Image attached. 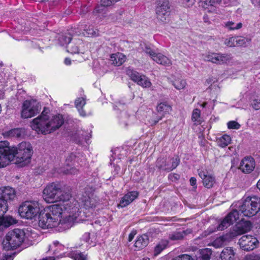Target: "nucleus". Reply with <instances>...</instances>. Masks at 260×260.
Listing matches in <instances>:
<instances>
[{"instance_id":"obj_1","label":"nucleus","mask_w":260,"mask_h":260,"mask_svg":"<svg viewBox=\"0 0 260 260\" xmlns=\"http://www.w3.org/2000/svg\"><path fill=\"white\" fill-rule=\"evenodd\" d=\"M63 210L61 204H54L40 209L38 215L39 226L43 229L56 227L59 232L69 229L73 225L74 219L70 215L61 219Z\"/></svg>"},{"instance_id":"obj_2","label":"nucleus","mask_w":260,"mask_h":260,"mask_svg":"<svg viewBox=\"0 0 260 260\" xmlns=\"http://www.w3.org/2000/svg\"><path fill=\"white\" fill-rule=\"evenodd\" d=\"M49 113V109L45 107L41 115L32 120V129L46 135L53 132L63 124L64 119L62 115H55L49 119L48 115Z\"/></svg>"},{"instance_id":"obj_3","label":"nucleus","mask_w":260,"mask_h":260,"mask_svg":"<svg viewBox=\"0 0 260 260\" xmlns=\"http://www.w3.org/2000/svg\"><path fill=\"white\" fill-rule=\"evenodd\" d=\"M43 196L48 202H59L58 204H61L64 210L70 211L73 209L69 190H63L59 183L53 182L48 185L43 190Z\"/></svg>"},{"instance_id":"obj_4","label":"nucleus","mask_w":260,"mask_h":260,"mask_svg":"<svg viewBox=\"0 0 260 260\" xmlns=\"http://www.w3.org/2000/svg\"><path fill=\"white\" fill-rule=\"evenodd\" d=\"M13 153L15 163L19 167H23L28 164L33 154L31 145L26 142L20 143L18 147H10V153Z\"/></svg>"},{"instance_id":"obj_5","label":"nucleus","mask_w":260,"mask_h":260,"mask_svg":"<svg viewBox=\"0 0 260 260\" xmlns=\"http://www.w3.org/2000/svg\"><path fill=\"white\" fill-rule=\"evenodd\" d=\"M234 206L238 208L243 216L251 217L260 211V197L248 196Z\"/></svg>"},{"instance_id":"obj_6","label":"nucleus","mask_w":260,"mask_h":260,"mask_svg":"<svg viewBox=\"0 0 260 260\" xmlns=\"http://www.w3.org/2000/svg\"><path fill=\"white\" fill-rule=\"evenodd\" d=\"M25 235L24 232L21 229H15L9 231L2 243L4 249L10 250L19 247L24 241Z\"/></svg>"},{"instance_id":"obj_7","label":"nucleus","mask_w":260,"mask_h":260,"mask_svg":"<svg viewBox=\"0 0 260 260\" xmlns=\"http://www.w3.org/2000/svg\"><path fill=\"white\" fill-rule=\"evenodd\" d=\"M40 210L38 202L27 201L22 203L19 206L18 212L22 218L32 220L37 217Z\"/></svg>"},{"instance_id":"obj_8","label":"nucleus","mask_w":260,"mask_h":260,"mask_svg":"<svg viewBox=\"0 0 260 260\" xmlns=\"http://www.w3.org/2000/svg\"><path fill=\"white\" fill-rule=\"evenodd\" d=\"M15 197L14 189L10 187L0 188V218H5V214L8 210V201Z\"/></svg>"},{"instance_id":"obj_9","label":"nucleus","mask_w":260,"mask_h":260,"mask_svg":"<svg viewBox=\"0 0 260 260\" xmlns=\"http://www.w3.org/2000/svg\"><path fill=\"white\" fill-rule=\"evenodd\" d=\"M41 110V105L35 100H25L22 106L21 116L26 119L34 117L39 114Z\"/></svg>"},{"instance_id":"obj_10","label":"nucleus","mask_w":260,"mask_h":260,"mask_svg":"<svg viewBox=\"0 0 260 260\" xmlns=\"http://www.w3.org/2000/svg\"><path fill=\"white\" fill-rule=\"evenodd\" d=\"M180 162L178 156L172 157L169 160L166 157H160L157 159L155 166L159 170L169 172L176 169Z\"/></svg>"},{"instance_id":"obj_11","label":"nucleus","mask_w":260,"mask_h":260,"mask_svg":"<svg viewBox=\"0 0 260 260\" xmlns=\"http://www.w3.org/2000/svg\"><path fill=\"white\" fill-rule=\"evenodd\" d=\"M10 146L8 141L0 142V168L6 167L14 160L13 153H10Z\"/></svg>"},{"instance_id":"obj_12","label":"nucleus","mask_w":260,"mask_h":260,"mask_svg":"<svg viewBox=\"0 0 260 260\" xmlns=\"http://www.w3.org/2000/svg\"><path fill=\"white\" fill-rule=\"evenodd\" d=\"M155 13L157 19L165 22L167 15L170 12V6L168 0H156Z\"/></svg>"},{"instance_id":"obj_13","label":"nucleus","mask_w":260,"mask_h":260,"mask_svg":"<svg viewBox=\"0 0 260 260\" xmlns=\"http://www.w3.org/2000/svg\"><path fill=\"white\" fill-rule=\"evenodd\" d=\"M126 74L135 82L144 88L149 87L151 83L149 78L144 75H142L138 72L132 69L126 71Z\"/></svg>"},{"instance_id":"obj_14","label":"nucleus","mask_w":260,"mask_h":260,"mask_svg":"<svg viewBox=\"0 0 260 260\" xmlns=\"http://www.w3.org/2000/svg\"><path fill=\"white\" fill-rule=\"evenodd\" d=\"M238 243L242 250L247 251L253 250L259 244L256 238L250 235L243 236L239 239Z\"/></svg>"},{"instance_id":"obj_15","label":"nucleus","mask_w":260,"mask_h":260,"mask_svg":"<svg viewBox=\"0 0 260 260\" xmlns=\"http://www.w3.org/2000/svg\"><path fill=\"white\" fill-rule=\"evenodd\" d=\"M251 222L248 221L241 220L233 227V230L229 232V236L231 239H234L238 235L243 234L251 229Z\"/></svg>"},{"instance_id":"obj_16","label":"nucleus","mask_w":260,"mask_h":260,"mask_svg":"<svg viewBox=\"0 0 260 260\" xmlns=\"http://www.w3.org/2000/svg\"><path fill=\"white\" fill-rule=\"evenodd\" d=\"M255 162L250 156L245 157L240 162L239 169L244 173H250L254 170Z\"/></svg>"},{"instance_id":"obj_17","label":"nucleus","mask_w":260,"mask_h":260,"mask_svg":"<svg viewBox=\"0 0 260 260\" xmlns=\"http://www.w3.org/2000/svg\"><path fill=\"white\" fill-rule=\"evenodd\" d=\"M229 58L227 54L209 53L205 56V60L214 63L221 64L226 62Z\"/></svg>"},{"instance_id":"obj_18","label":"nucleus","mask_w":260,"mask_h":260,"mask_svg":"<svg viewBox=\"0 0 260 260\" xmlns=\"http://www.w3.org/2000/svg\"><path fill=\"white\" fill-rule=\"evenodd\" d=\"M77 34V31H75L74 29L68 30L67 32H62L59 35L58 42L60 45L64 46L68 45L71 43L72 37Z\"/></svg>"},{"instance_id":"obj_19","label":"nucleus","mask_w":260,"mask_h":260,"mask_svg":"<svg viewBox=\"0 0 260 260\" xmlns=\"http://www.w3.org/2000/svg\"><path fill=\"white\" fill-rule=\"evenodd\" d=\"M235 252L232 247L224 248L220 253L221 260H235Z\"/></svg>"},{"instance_id":"obj_20","label":"nucleus","mask_w":260,"mask_h":260,"mask_svg":"<svg viewBox=\"0 0 260 260\" xmlns=\"http://www.w3.org/2000/svg\"><path fill=\"white\" fill-rule=\"evenodd\" d=\"M126 60V56L121 53L118 52L117 53L112 54L110 56V61L111 63L119 66L121 65Z\"/></svg>"},{"instance_id":"obj_21","label":"nucleus","mask_w":260,"mask_h":260,"mask_svg":"<svg viewBox=\"0 0 260 260\" xmlns=\"http://www.w3.org/2000/svg\"><path fill=\"white\" fill-rule=\"evenodd\" d=\"M82 203L85 209H93L96 207L97 201L89 196H83L81 198Z\"/></svg>"},{"instance_id":"obj_22","label":"nucleus","mask_w":260,"mask_h":260,"mask_svg":"<svg viewBox=\"0 0 260 260\" xmlns=\"http://www.w3.org/2000/svg\"><path fill=\"white\" fill-rule=\"evenodd\" d=\"M149 243V237L147 234H143L137 238L135 246L139 249L146 247Z\"/></svg>"},{"instance_id":"obj_23","label":"nucleus","mask_w":260,"mask_h":260,"mask_svg":"<svg viewBox=\"0 0 260 260\" xmlns=\"http://www.w3.org/2000/svg\"><path fill=\"white\" fill-rule=\"evenodd\" d=\"M16 220L11 216H6L5 218H0V230L6 229L16 223Z\"/></svg>"},{"instance_id":"obj_24","label":"nucleus","mask_w":260,"mask_h":260,"mask_svg":"<svg viewBox=\"0 0 260 260\" xmlns=\"http://www.w3.org/2000/svg\"><path fill=\"white\" fill-rule=\"evenodd\" d=\"M153 60L157 63L166 66H169L171 64V60L166 56L161 53H157L154 55Z\"/></svg>"},{"instance_id":"obj_25","label":"nucleus","mask_w":260,"mask_h":260,"mask_svg":"<svg viewBox=\"0 0 260 260\" xmlns=\"http://www.w3.org/2000/svg\"><path fill=\"white\" fill-rule=\"evenodd\" d=\"M241 214L238 208L233 209L225 216L231 224L237 221L239 218V215Z\"/></svg>"},{"instance_id":"obj_26","label":"nucleus","mask_w":260,"mask_h":260,"mask_svg":"<svg viewBox=\"0 0 260 260\" xmlns=\"http://www.w3.org/2000/svg\"><path fill=\"white\" fill-rule=\"evenodd\" d=\"M243 24L241 22H236L233 20H229L223 22V26L229 30H237L242 27Z\"/></svg>"},{"instance_id":"obj_27","label":"nucleus","mask_w":260,"mask_h":260,"mask_svg":"<svg viewBox=\"0 0 260 260\" xmlns=\"http://www.w3.org/2000/svg\"><path fill=\"white\" fill-rule=\"evenodd\" d=\"M212 252V250L209 248L201 250L196 255V260H210Z\"/></svg>"},{"instance_id":"obj_28","label":"nucleus","mask_w":260,"mask_h":260,"mask_svg":"<svg viewBox=\"0 0 260 260\" xmlns=\"http://www.w3.org/2000/svg\"><path fill=\"white\" fill-rule=\"evenodd\" d=\"M172 110V107L167 102H162L157 106V111L159 114L165 115L167 113Z\"/></svg>"},{"instance_id":"obj_29","label":"nucleus","mask_w":260,"mask_h":260,"mask_svg":"<svg viewBox=\"0 0 260 260\" xmlns=\"http://www.w3.org/2000/svg\"><path fill=\"white\" fill-rule=\"evenodd\" d=\"M168 244L169 242L167 240H162L159 241L154 248V255L156 256L160 254L163 250L167 248Z\"/></svg>"},{"instance_id":"obj_30","label":"nucleus","mask_w":260,"mask_h":260,"mask_svg":"<svg viewBox=\"0 0 260 260\" xmlns=\"http://www.w3.org/2000/svg\"><path fill=\"white\" fill-rule=\"evenodd\" d=\"M24 129L17 128L10 130L7 132V134L10 137L20 138L24 136Z\"/></svg>"},{"instance_id":"obj_31","label":"nucleus","mask_w":260,"mask_h":260,"mask_svg":"<svg viewBox=\"0 0 260 260\" xmlns=\"http://www.w3.org/2000/svg\"><path fill=\"white\" fill-rule=\"evenodd\" d=\"M229 236V233L226 234L225 235H224L222 237H220L215 240L212 245L216 248H218L221 247L224 244V242L225 241H230L232 240Z\"/></svg>"},{"instance_id":"obj_32","label":"nucleus","mask_w":260,"mask_h":260,"mask_svg":"<svg viewBox=\"0 0 260 260\" xmlns=\"http://www.w3.org/2000/svg\"><path fill=\"white\" fill-rule=\"evenodd\" d=\"M231 138L228 135H223L217 140V145L220 147L224 148L227 146L231 142Z\"/></svg>"},{"instance_id":"obj_33","label":"nucleus","mask_w":260,"mask_h":260,"mask_svg":"<svg viewBox=\"0 0 260 260\" xmlns=\"http://www.w3.org/2000/svg\"><path fill=\"white\" fill-rule=\"evenodd\" d=\"M205 179L203 182L204 186L207 188H212L215 182V177L211 175H208Z\"/></svg>"},{"instance_id":"obj_34","label":"nucleus","mask_w":260,"mask_h":260,"mask_svg":"<svg viewBox=\"0 0 260 260\" xmlns=\"http://www.w3.org/2000/svg\"><path fill=\"white\" fill-rule=\"evenodd\" d=\"M201 111L198 109H195L193 110L191 119L193 121L196 122V124H200L202 122L200 117Z\"/></svg>"},{"instance_id":"obj_35","label":"nucleus","mask_w":260,"mask_h":260,"mask_svg":"<svg viewBox=\"0 0 260 260\" xmlns=\"http://www.w3.org/2000/svg\"><path fill=\"white\" fill-rule=\"evenodd\" d=\"M236 46H246L249 44V40L243 37L237 36L236 37Z\"/></svg>"},{"instance_id":"obj_36","label":"nucleus","mask_w":260,"mask_h":260,"mask_svg":"<svg viewBox=\"0 0 260 260\" xmlns=\"http://www.w3.org/2000/svg\"><path fill=\"white\" fill-rule=\"evenodd\" d=\"M164 116L162 115L159 114L157 115L156 113H153L152 117L149 120V122L151 126L155 125L162 119Z\"/></svg>"},{"instance_id":"obj_37","label":"nucleus","mask_w":260,"mask_h":260,"mask_svg":"<svg viewBox=\"0 0 260 260\" xmlns=\"http://www.w3.org/2000/svg\"><path fill=\"white\" fill-rule=\"evenodd\" d=\"M231 224L229 221L228 219L225 217L219 223L218 226H217V231H222L228 227H229Z\"/></svg>"},{"instance_id":"obj_38","label":"nucleus","mask_w":260,"mask_h":260,"mask_svg":"<svg viewBox=\"0 0 260 260\" xmlns=\"http://www.w3.org/2000/svg\"><path fill=\"white\" fill-rule=\"evenodd\" d=\"M169 238L172 241L180 240L183 238V233L180 232H174L169 234Z\"/></svg>"},{"instance_id":"obj_39","label":"nucleus","mask_w":260,"mask_h":260,"mask_svg":"<svg viewBox=\"0 0 260 260\" xmlns=\"http://www.w3.org/2000/svg\"><path fill=\"white\" fill-rule=\"evenodd\" d=\"M173 85L177 89L180 90L184 88L186 85V82L183 79L176 80L173 83Z\"/></svg>"},{"instance_id":"obj_40","label":"nucleus","mask_w":260,"mask_h":260,"mask_svg":"<svg viewBox=\"0 0 260 260\" xmlns=\"http://www.w3.org/2000/svg\"><path fill=\"white\" fill-rule=\"evenodd\" d=\"M138 192L136 191H133L128 192L127 193L125 194L123 197L126 199L130 200L129 201L131 202H132L138 197Z\"/></svg>"},{"instance_id":"obj_41","label":"nucleus","mask_w":260,"mask_h":260,"mask_svg":"<svg viewBox=\"0 0 260 260\" xmlns=\"http://www.w3.org/2000/svg\"><path fill=\"white\" fill-rule=\"evenodd\" d=\"M236 37H232L228 39H225L224 44L228 47H232L236 46Z\"/></svg>"},{"instance_id":"obj_42","label":"nucleus","mask_w":260,"mask_h":260,"mask_svg":"<svg viewBox=\"0 0 260 260\" xmlns=\"http://www.w3.org/2000/svg\"><path fill=\"white\" fill-rule=\"evenodd\" d=\"M67 50L69 52L72 54H75L79 53V49L77 46L75 44H68L67 46Z\"/></svg>"},{"instance_id":"obj_43","label":"nucleus","mask_w":260,"mask_h":260,"mask_svg":"<svg viewBox=\"0 0 260 260\" xmlns=\"http://www.w3.org/2000/svg\"><path fill=\"white\" fill-rule=\"evenodd\" d=\"M85 100L83 98H79L77 99H76L75 101V104L76 107L77 109L83 108V106L85 105Z\"/></svg>"},{"instance_id":"obj_44","label":"nucleus","mask_w":260,"mask_h":260,"mask_svg":"<svg viewBox=\"0 0 260 260\" xmlns=\"http://www.w3.org/2000/svg\"><path fill=\"white\" fill-rule=\"evenodd\" d=\"M86 34L90 36H96L98 35V31L97 29H94L93 26H91L86 29H84Z\"/></svg>"},{"instance_id":"obj_45","label":"nucleus","mask_w":260,"mask_h":260,"mask_svg":"<svg viewBox=\"0 0 260 260\" xmlns=\"http://www.w3.org/2000/svg\"><path fill=\"white\" fill-rule=\"evenodd\" d=\"M129 117V115L125 112H123L121 113L120 122L123 123L125 126L128 125V121L127 120Z\"/></svg>"},{"instance_id":"obj_46","label":"nucleus","mask_w":260,"mask_h":260,"mask_svg":"<svg viewBox=\"0 0 260 260\" xmlns=\"http://www.w3.org/2000/svg\"><path fill=\"white\" fill-rule=\"evenodd\" d=\"M251 106L255 110L260 109V97L252 100Z\"/></svg>"},{"instance_id":"obj_47","label":"nucleus","mask_w":260,"mask_h":260,"mask_svg":"<svg viewBox=\"0 0 260 260\" xmlns=\"http://www.w3.org/2000/svg\"><path fill=\"white\" fill-rule=\"evenodd\" d=\"M228 127L229 129H238L240 127V125L236 121H231L228 123Z\"/></svg>"},{"instance_id":"obj_48","label":"nucleus","mask_w":260,"mask_h":260,"mask_svg":"<svg viewBox=\"0 0 260 260\" xmlns=\"http://www.w3.org/2000/svg\"><path fill=\"white\" fill-rule=\"evenodd\" d=\"M173 260H194L191 256L188 254H182L173 259Z\"/></svg>"},{"instance_id":"obj_49","label":"nucleus","mask_w":260,"mask_h":260,"mask_svg":"<svg viewBox=\"0 0 260 260\" xmlns=\"http://www.w3.org/2000/svg\"><path fill=\"white\" fill-rule=\"evenodd\" d=\"M75 260H87V254L82 252H78L75 254Z\"/></svg>"},{"instance_id":"obj_50","label":"nucleus","mask_w":260,"mask_h":260,"mask_svg":"<svg viewBox=\"0 0 260 260\" xmlns=\"http://www.w3.org/2000/svg\"><path fill=\"white\" fill-rule=\"evenodd\" d=\"M129 201L130 200L126 199L124 197H123L121 198V200L120 201V203H119V204L118 205V207H120L121 208H123V207H125L127 206L130 203H132Z\"/></svg>"},{"instance_id":"obj_51","label":"nucleus","mask_w":260,"mask_h":260,"mask_svg":"<svg viewBox=\"0 0 260 260\" xmlns=\"http://www.w3.org/2000/svg\"><path fill=\"white\" fill-rule=\"evenodd\" d=\"M144 51L147 54H149L152 59L154 58V55H155L156 54L150 47L148 46L145 47Z\"/></svg>"},{"instance_id":"obj_52","label":"nucleus","mask_w":260,"mask_h":260,"mask_svg":"<svg viewBox=\"0 0 260 260\" xmlns=\"http://www.w3.org/2000/svg\"><path fill=\"white\" fill-rule=\"evenodd\" d=\"M168 178L172 181H176L180 178L179 175L177 174H170L169 175Z\"/></svg>"},{"instance_id":"obj_53","label":"nucleus","mask_w":260,"mask_h":260,"mask_svg":"<svg viewBox=\"0 0 260 260\" xmlns=\"http://www.w3.org/2000/svg\"><path fill=\"white\" fill-rule=\"evenodd\" d=\"M113 0H101V5L104 7H108L115 3Z\"/></svg>"},{"instance_id":"obj_54","label":"nucleus","mask_w":260,"mask_h":260,"mask_svg":"<svg viewBox=\"0 0 260 260\" xmlns=\"http://www.w3.org/2000/svg\"><path fill=\"white\" fill-rule=\"evenodd\" d=\"M90 233H85L82 237L81 240L84 241L85 243H89L90 240Z\"/></svg>"},{"instance_id":"obj_55","label":"nucleus","mask_w":260,"mask_h":260,"mask_svg":"<svg viewBox=\"0 0 260 260\" xmlns=\"http://www.w3.org/2000/svg\"><path fill=\"white\" fill-rule=\"evenodd\" d=\"M75 158V155L73 153H71L67 156L66 158L67 165H69V163L72 162Z\"/></svg>"},{"instance_id":"obj_56","label":"nucleus","mask_w":260,"mask_h":260,"mask_svg":"<svg viewBox=\"0 0 260 260\" xmlns=\"http://www.w3.org/2000/svg\"><path fill=\"white\" fill-rule=\"evenodd\" d=\"M245 260H260V256L258 255H250Z\"/></svg>"},{"instance_id":"obj_57","label":"nucleus","mask_w":260,"mask_h":260,"mask_svg":"<svg viewBox=\"0 0 260 260\" xmlns=\"http://www.w3.org/2000/svg\"><path fill=\"white\" fill-rule=\"evenodd\" d=\"M221 2V0H210L209 3L211 6H216L219 5Z\"/></svg>"},{"instance_id":"obj_58","label":"nucleus","mask_w":260,"mask_h":260,"mask_svg":"<svg viewBox=\"0 0 260 260\" xmlns=\"http://www.w3.org/2000/svg\"><path fill=\"white\" fill-rule=\"evenodd\" d=\"M190 184L191 186H194V188H196L197 186V179L195 177H191L189 180Z\"/></svg>"},{"instance_id":"obj_59","label":"nucleus","mask_w":260,"mask_h":260,"mask_svg":"<svg viewBox=\"0 0 260 260\" xmlns=\"http://www.w3.org/2000/svg\"><path fill=\"white\" fill-rule=\"evenodd\" d=\"M123 13H124V11L123 10H122V9H121V10H119L118 11H117L115 13L116 19H120L121 18V16L123 15Z\"/></svg>"},{"instance_id":"obj_60","label":"nucleus","mask_w":260,"mask_h":260,"mask_svg":"<svg viewBox=\"0 0 260 260\" xmlns=\"http://www.w3.org/2000/svg\"><path fill=\"white\" fill-rule=\"evenodd\" d=\"M199 176L202 179L203 181L205 179V178L207 177L208 175L206 174L204 171H200L199 173Z\"/></svg>"},{"instance_id":"obj_61","label":"nucleus","mask_w":260,"mask_h":260,"mask_svg":"<svg viewBox=\"0 0 260 260\" xmlns=\"http://www.w3.org/2000/svg\"><path fill=\"white\" fill-rule=\"evenodd\" d=\"M181 232V233H183V237H184L185 236L191 233L192 230L188 229H187L186 230H184V231H182Z\"/></svg>"},{"instance_id":"obj_62","label":"nucleus","mask_w":260,"mask_h":260,"mask_svg":"<svg viewBox=\"0 0 260 260\" xmlns=\"http://www.w3.org/2000/svg\"><path fill=\"white\" fill-rule=\"evenodd\" d=\"M80 115L82 116H86V113L84 111V110L83 109V108H80L77 109Z\"/></svg>"},{"instance_id":"obj_63","label":"nucleus","mask_w":260,"mask_h":260,"mask_svg":"<svg viewBox=\"0 0 260 260\" xmlns=\"http://www.w3.org/2000/svg\"><path fill=\"white\" fill-rule=\"evenodd\" d=\"M135 233H131L129 234V236H128V241L131 242L133 240V239H134V236L135 235Z\"/></svg>"},{"instance_id":"obj_64","label":"nucleus","mask_w":260,"mask_h":260,"mask_svg":"<svg viewBox=\"0 0 260 260\" xmlns=\"http://www.w3.org/2000/svg\"><path fill=\"white\" fill-rule=\"evenodd\" d=\"M64 62L66 65H70L71 63V60L69 58H66Z\"/></svg>"}]
</instances>
